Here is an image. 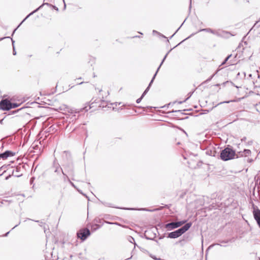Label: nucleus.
Here are the masks:
<instances>
[{"instance_id": "obj_14", "label": "nucleus", "mask_w": 260, "mask_h": 260, "mask_svg": "<svg viewBox=\"0 0 260 260\" xmlns=\"http://www.w3.org/2000/svg\"><path fill=\"white\" fill-rule=\"evenodd\" d=\"M251 154V151L249 149H244L243 151L238 152L237 154V157L247 156Z\"/></svg>"}, {"instance_id": "obj_48", "label": "nucleus", "mask_w": 260, "mask_h": 260, "mask_svg": "<svg viewBox=\"0 0 260 260\" xmlns=\"http://www.w3.org/2000/svg\"><path fill=\"white\" fill-rule=\"evenodd\" d=\"M83 82H80V83H77V84H82Z\"/></svg>"}, {"instance_id": "obj_25", "label": "nucleus", "mask_w": 260, "mask_h": 260, "mask_svg": "<svg viewBox=\"0 0 260 260\" xmlns=\"http://www.w3.org/2000/svg\"><path fill=\"white\" fill-rule=\"evenodd\" d=\"M218 71H217L216 72V73L215 74H214L213 75H212L210 77H209L208 79H207L205 81V82H209L210 81H211V80L212 79V78L214 76V75H215V74H216L217 73Z\"/></svg>"}, {"instance_id": "obj_34", "label": "nucleus", "mask_w": 260, "mask_h": 260, "mask_svg": "<svg viewBox=\"0 0 260 260\" xmlns=\"http://www.w3.org/2000/svg\"><path fill=\"white\" fill-rule=\"evenodd\" d=\"M254 74H256V75L257 76V77H258V78H260V76H259V74H258V71H256V72H255Z\"/></svg>"}, {"instance_id": "obj_43", "label": "nucleus", "mask_w": 260, "mask_h": 260, "mask_svg": "<svg viewBox=\"0 0 260 260\" xmlns=\"http://www.w3.org/2000/svg\"><path fill=\"white\" fill-rule=\"evenodd\" d=\"M20 222H19L18 224H16L15 226H14V227H13V228H12V229H14L15 227L17 226L18 225V224H20Z\"/></svg>"}, {"instance_id": "obj_13", "label": "nucleus", "mask_w": 260, "mask_h": 260, "mask_svg": "<svg viewBox=\"0 0 260 260\" xmlns=\"http://www.w3.org/2000/svg\"><path fill=\"white\" fill-rule=\"evenodd\" d=\"M253 216L255 220L256 221L257 224L260 228V210L257 209L253 211Z\"/></svg>"}, {"instance_id": "obj_56", "label": "nucleus", "mask_w": 260, "mask_h": 260, "mask_svg": "<svg viewBox=\"0 0 260 260\" xmlns=\"http://www.w3.org/2000/svg\"><path fill=\"white\" fill-rule=\"evenodd\" d=\"M186 21V19H184V20L183 21V22H185Z\"/></svg>"}, {"instance_id": "obj_17", "label": "nucleus", "mask_w": 260, "mask_h": 260, "mask_svg": "<svg viewBox=\"0 0 260 260\" xmlns=\"http://www.w3.org/2000/svg\"><path fill=\"white\" fill-rule=\"evenodd\" d=\"M61 176H62L63 182H70V179L66 172H63V173L61 174Z\"/></svg>"}, {"instance_id": "obj_46", "label": "nucleus", "mask_w": 260, "mask_h": 260, "mask_svg": "<svg viewBox=\"0 0 260 260\" xmlns=\"http://www.w3.org/2000/svg\"><path fill=\"white\" fill-rule=\"evenodd\" d=\"M9 232H7V233L5 235V236H7L9 234Z\"/></svg>"}, {"instance_id": "obj_6", "label": "nucleus", "mask_w": 260, "mask_h": 260, "mask_svg": "<svg viewBox=\"0 0 260 260\" xmlns=\"http://www.w3.org/2000/svg\"><path fill=\"white\" fill-rule=\"evenodd\" d=\"M52 168L54 172L58 177H61V174L64 172L56 158L53 160Z\"/></svg>"}, {"instance_id": "obj_10", "label": "nucleus", "mask_w": 260, "mask_h": 260, "mask_svg": "<svg viewBox=\"0 0 260 260\" xmlns=\"http://www.w3.org/2000/svg\"><path fill=\"white\" fill-rule=\"evenodd\" d=\"M152 230L153 229H150L147 230L145 232L144 236L146 239L149 240H153L155 237L156 234Z\"/></svg>"}, {"instance_id": "obj_16", "label": "nucleus", "mask_w": 260, "mask_h": 260, "mask_svg": "<svg viewBox=\"0 0 260 260\" xmlns=\"http://www.w3.org/2000/svg\"><path fill=\"white\" fill-rule=\"evenodd\" d=\"M20 167H16V169L13 171L12 175L17 177L21 176L22 174L20 173Z\"/></svg>"}, {"instance_id": "obj_38", "label": "nucleus", "mask_w": 260, "mask_h": 260, "mask_svg": "<svg viewBox=\"0 0 260 260\" xmlns=\"http://www.w3.org/2000/svg\"><path fill=\"white\" fill-rule=\"evenodd\" d=\"M73 186L75 187L74 183L70 180V182H69Z\"/></svg>"}, {"instance_id": "obj_24", "label": "nucleus", "mask_w": 260, "mask_h": 260, "mask_svg": "<svg viewBox=\"0 0 260 260\" xmlns=\"http://www.w3.org/2000/svg\"><path fill=\"white\" fill-rule=\"evenodd\" d=\"M11 40H12V45H13V54L15 55L16 54V52L15 51V47H14V41H13V40L12 39H11Z\"/></svg>"}, {"instance_id": "obj_35", "label": "nucleus", "mask_w": 260, "mask_h": 260, "mask_svg": "<svg viewBox=\"0 0 260 260\" xmlns=\"http://www.w3.org/2000/svg\"><path fill=\"white\" fill-rule=\"evenodd\" d=\"M11 175H9V176H7V177H6L5 179H6V180H8V179H9L11 177Z\"/></svg>"}, {"instance_id": "obj_49", "label": "nucleus", "mask_w": 260, "mask_h": 260, "mask_svg": "<svg viewBox=\"0 0 260 260\" xmlns=\"http://www.w3.org/2000/svg\"><path fill=\"white\" fill-rule=\"evenodd\" d=\"M179 111H180V110H178V111H172V112H179Z\"/></svg>"}, {"instance_id": "obj_12", "label": "nucleus", "mask_w": 260, "mask_h": 260, "mask_svg": "<svg viewBox=\"0 0 260 260\" xmlns=\"http://www.w3.org/2000/svg\"><path fill=\"white\" fill-rule=\"evenodd\" d=\"M15 153L11 151L7 150L4 152L0 154V158L5 159L9 156H13L15 155Z\"/></svg>"}, {"instance_id": "obj_33", "label": "nucleus", "mask_w": 260, "mask_h": 260, "mask_svg": "<svg viewBox=\"0 0 260 260\" xmlns=\"http://www.w3.org/2000/svg\"><path fill=\"white\" fill-rule=\"evenodd\" d=\"M246 140V137H244L243 138L241 139V141L242 142H244Z\"/></svg>"}, {"instance_id": "obj_53", "label": "nucleus", "mask_w": 260, "mask_h": 260, "mask_svg": "<svg viewBox=\"0 0 260 260\" xmlns=\"http://www.w3.org/2000/svg\"><path fill=\"white\" fill-rule=\"evenodd\" d=\"M72 257H73L72 255H70V258H72Z\"/></svg>"}, {"instance_id": "obj_39", "label": "nucleus", "mask_w": 260, "mask_h": 260, "mask_svg": "<svg viewBox=\"0 0 260 260\" xmlns=\"http://www.w3.org/2000/svg\"><path fill=\"white\" fill-rule=\"evenodd\" d=\"M252 75H253V74H249V75H248V77H249V78H252Z\"/></svg>"}, {"instance_id": "obj_5", "label": "nucleus", "mask_w": 260, "mask_h": 260, "mask_svg": "<svg viewBox=\"0 0 260 260\" xmlns=\"http://www.w3.org/2000/svg\"><path fill=\"white\" fill-rule=\"evenodd\" d=\"M186 222V220H182L176 222H171L168 223H167L165 225V228L168 231H171L174 229H177L183 224H184Z\"/></svg>"}, {"instance_id": "obj_37", "label": "nucleus", "mask_w": 260, "mask_h": 260, "mask_svg": "<svg viewBox=\"0 0 260 260\" xmlns=\"http://www.w3.org/2000/svg\"><path fill=\"white\" fill-rule=\"evenodd\" d=\"M252 141H250L249 142H248L247 144L248 145H251L252 144Z\"/></svg>"}, {"instance_id": "obj_4", "label": "nucleus", "mask_w": 260, "mask_h": 260, "mask_svg": "<svg viewBox=\"0 0 260 260\" xmlns=\"http://www.w3.org/2000/svg\"><path fill=\"white\" fill-rule=\"evenodd\" d=\"M236 155L234 150L232 148L226 147L221 151L220 157L222 160L227 161L233 159Z\"/></svg>"}, {"instance_id": "obj_18", "label": "nucleus", "mask_w": 260, "mask_h": 260, "mask_svg": "<svg viewBox=\"0 0 260 260\" xmlns=\"http://www.w3.org/2000/svg\"><path fill=\"white\" fill-rule=\"evenodd\" d=\"M206 153L207 155L214 156H215V151H212L211 150L207 149L206 150Z\"/></svg>"}, {"instance_id": "obj_3", "label": "nucleus", "mask_w": 260, "mask_h": 260, "mask_svg": "<svg viewBox=\"0 0 260 260\" xmlns=\"http://www.w3.org/2000/svg\"><path fill=\"white\" fill-rule=\"evenodd\" d=\"M192 223L191 222H188L184 225L180 229L169 233L167 237L171 239H175L179 237L184 233H185L188 229L191 227Z\"/></svg>"}, {"instance_id": "obj_54", "label": "nucleus", "mask_w": 260, "mask_h": 260, "mask_svg": "<svg viewBox=\"0 0 260 260\" xmlns=\"http://www.w3.org/2000/svg\"><path fill=\"white\" fill-rule=\"evenodd\" d=\"M153 230H155V231H157V229H153Z\"/></svg>"}, {"instance_id": "obj_45", "label": "nucleus", "mask_w": 260, "mask_h": 260, "mask_svg": "<svg viewBox=\"0 0 260 260\" xmlns=\"http://www.w3.org/2000/svg\"><path fill=\"white\" fill-rule=\"evenodd\" d=\"M183 102H184V101H180V102H178V103H179V104H181L183 103Z\"/></svg>"}, {"instance_id": "obj_21", "label": "nucleus", "mask_w": 260, "mask_h": 260, "mask_svg": "<svg viewBox=\"0 0 260 260\" xmlns=\"http://www.w3.org/2000/svg\"><path fill=\"white\" fill-rule=\"evenodd\" d=\"M102 204L106 207H113V208L115 207L111 203H109L108 202H102Z\"/></svg>"}, {"instance_id": "obj_27", "label": "nucleus", "mask_w": 260, "mask_h": 260, "mask_svg": "<svg viewBox=\"0 0 260 260\" xmlns=\"http://www.w3.org/2000/svg\"><path fill=\"white\" fill-rule=\"evenodd\" d=\"M193 35H194V34H192L190 36H189L188 37L185 38L184 40H183L182 42H181L180 43H179L177 45H176V46H178L179 45H180L182 42H183V41L186 40L187 39H188V38H189L190 37L192 36Z\"/></svg>"}, {"instance_id": "obj_41", "label": "nucleus", "mask_w": 260, "mask_h": 260, "mask_svg": "<svg viewBox=\"0 0 260 260\" xmlns=\"http://www.w3.org/2000/svg\"><path fill=\"white\" fill-rule=\"evenodd\" d=\"M27 18H26V17L23 19V20L21 22V23L20 24H19V25H21V24Z\"/></svg>"}, {"instance_id": "obj_20", "label": "nucleus", "mask_w": 260, "mask_h": 260, "mask_svg": "<svg viewBox=\"0 0 260 260\" xmlns=\"http://www.w3.org/2000/svg\"><path fill=\"white\" fill-rule=\"evenodd\" d=\"M19 104L15 103H11V105H10V109L15 108L19 106Z\"/></svg>"}, {"instance_id": "obj_30", "label": "nucleus", "mask_w": 260, "mask_h": 260, "mask_svg": "<svg viewBox=\"0 0 260 260\" xmlns=\"http://www.w3.org/2000/svg\"><path fill=\"white\" fill-rule=\"evenodd\" d=\"M35 179V178L34 177H32L30 178V184H32Z\"/></svg>"}, {"instance_id": "obj_55", "label": "nucleus", "mask_w": 260, "mask_h": 260, "mask_svg": "<svg viewBox=\"0 0 260 260\" xmlns=\"http://www.w3.org/2000/svg\"><path fill=\"white\" fill-rule=\"evenodd\" d=\"M186 21V19H184V20L183 21V22H185Z\"/></svg>"}, {"instance_id": "obj_47", "label": "nucleus", "mask_w": 260, "mask_h": 260, "mask_svg": "<svg viewBox=\"0 0 260 260\" xmlns=\"http://www.w3.org/2000/svg\"><path fill=\"white\" fill-rule=\"evenodd\" d=\"M153 33H157V31H156V30H153Z\"/></svg>"}, {"instance_id": "obj_52", "label": "nucleus", "mask_w": 260, "mask_h": 260, "mask_svg": "<svg viewBox=\"0 0 260 260\" xmlns=\"http://www.w3.org/2000/svg\"><path fill=\"white\" fill-rule=\"evenodd\" d=\"M153 259H154L155 260H156V258H157L156 257H153Z\"/></svg>"}, {"instance_id": "obj_40", "label": "nucleus", "mask_w": 260, "mask_h": 260, "mask_svg": "<svg viewBox=\"0 0 260 260\" xmlns=\"http://www.w3.org/2000/svg\"><path fill=\"white\" fill-rule=\"evenodd\" d=\"M191 7V0H190L189 10H190Z\"/></svg>"}, {"instance_id": "obj_19", "label": "nucleus", "mask_w": 260, "mask_h": 260, "mask_svg": "<svg viewBox=\"0 0 260 260\" xmlns=\"http://www.w3.org/2000/svg\"><path fill=\"white\" fill-rule=\"evenodd\" d=\"M240 100H241V98H238V99H236L235 100H231V101H224V102H221L220 104H222V103H230L231 102H238L240 101Z\"/></svg>"}, {"instance_id": "obj_51", "label": "nucleus", "mask_w": 260, "mask_h": 260, "mask_svg": "<svg viewBox=\"0 0 260 260\" xmlns=\"http://www.w3.org/2000/svg\"><path fill=\"white\" fill-rule=\"evenodd\" d=\"M16 29H15L14 30V31H13V34L15 32V31H16Z\"/></svg>"}, {"instance_id": "obj_36", "label": "nucleus", "mask_w": 260, "mask_h": 260, "mask_svg": "<svg viewBox=\"0 0 260 260\" xmlns=\"http://www.w3.org/2000/svg\"><path fill=\"white\" fill-rule=\"evenodd\" d=\"M9 202L8 200H3V201L2 202V204H4L5 203H6V202Z\"/></svg>"}, {"instance_id": "obj_1", "label": "nucleus", "mask_w": 260, "mask_h": 260, "mask_svg": "<svg viewBox=\"0 0 260 260\" xmlns=\"http://www.w3.org/2000/svg\"><path fill=\"white\" fill-rule=\"evenodd\" d=\"M62 159L63 161L62 166L64 170V172H67L72 177L75 176L74 166L71 160V156L70 152L64 151L62 152Z\"/></svg>"}, {"instance_id": "obj_11", "label": "nucleus", "mask_w": 260, "mask_h": 260, "mask_svg": "<svg viewBox=\"0 0 260 260\" xmlns=\"http://www.w3.org/2000/svg\"><path fill=\"white\" fill-rule=\"evenodd\" d=\"M44 5H47L48 6H50V7H52L54 9H55V10L56 11H58V8L55 6H53L51 4H49V3H43L42 5H41L39 7H38L37 9H36V10H35L34 11H33L32 12H31L30 13H29L27 16H26V18H28L30 16H31V15H32L33 14H34L35 13L37 12L39 9H40Z\"/></svg>"}, {"instance_id": "obj_23", "label": "nucleus", "mask_w": 260, "mask_h": 260, "mask_svg": "<svg viewBox=\"0 0 260 260\" xmlns=\"http://www.w3.org/2000/svg\"><path fill=\"white\" fill-rule=\"evenodd\" d=\"M107 106V103L105 101H103L101 102V105L99 106V107H102L103 108L106 107Z\"/></svg>"}, {"instance_id": "obj_26", "label": "nucleus", "mask_w": 260, "mask_h": 260, "mask_svg": "<svg viewBox=\"0 0 260 260\" xmlns=\"http://www.w3.org/2000/svg\"><path fill=\"white\" fill-rule=\"evenodd\" d=\"M127 239L131 243H133L135 241L134 238L131 236H129Z\"/></svg>"}, {"instance_id": "obj_31", "label": "nucleus", "mask_w": 260, "mask_h": 260, "mask_svg": "<svg viewBox=\"0 0 260 260\" xmlns=\"http://www.w3.org/2000/svg\"><path fill=\"white\" fill-rule=\"evenodd\" d=\"M183 23L181 24V25L179 27V28L176 30V31L170 37V38H172L176 34V32L179 30V29L180 28V27L183 25Z\"/></svg>"}, {"instance_id": "obj_7", "label": "nucleus", "mask_w": 260, "mask_h": 260, "mask_svg": "<svg viewBox=\"0 0 260 260\" xmlns=\"http://www.w3.org/2000/svg\"><path fill=\"white\" fill-rule=\"evenodd\" d=\"M77 235L78 238L84 241L90 235V232L87 228H84L80 230L77 232Z\"/></svg>"}, {"instance_id": "obj_58", "label": "nucleus", "mask_w": 260, "mask_h": 260, "mask_svg": "<svg viewBox=\"0 0 260 260\" xmlns=\"http://www.w3.org/2000/svg\"><path fill=\"white\" fill-rule=\"evenodd\" d=\"M1 206V205H0V207Z\"/></svg>"}, {"instance_id": "obj_32", "label": "nucleus", "mask_w": 260, "mask_h": 260, "mask_svg": "<svg viewBox=\"0 0 260 260\" xmlns=\"http://www.w3.org/2000/svg\"><path fill=\"white\" fill-rule=\"evenodd\" d=\"M6 38H10V37H3V38H0V41H2V40H3L4 39H6Z\"/></svg>"}, {"instance_id": "obj_15", "label": "nucleus", "mask_w": 260, "mask_h": 260, "mask_svg": "<svg viewBox=\"0 0 260 260\" xmlns=\"http://www.w3.org/2000/svg\"><path fill=\"white\" fill-rule=\"evenodd\" d=\"M199 31L208 32H210V33L213 34H214L215 35H216V36H219L220 35V34H219V32L218 31L212 29L211 28H210L201 29H200L199 30Z\"/></svg>"}, {"instance_id": "obj_50", "label": "nucleus", "mask_w": 260, "mask_h": 260, "mask_svg": "<svg viewBox=\"0 0 260 260\" xmlns=\"http://www.w3.org/2000/svg\"><path fill=\"white\" fill-rule=\"evenodd\" d=\"M96 225L98 226V229L100 228V226L99 225L96 224Z\"/></svg>"}, {"instance_id": "obj_57", "label": "nucleus", "mask_w": 260, "mask_h": 260, "mask_svg": "<svg viewBox=\"0 0 260 260\" xmlns=\"http://www.w3.org/2000/svg\"><path fill=\"white\" fill-rule=\"evenodd\" d=\"M186 21V19H184V20L183 21V22H185Z\"/></svg>"}, {"instance_id": "obj_29", "label": "nucleus", "mask_w": 260, "mask_h": 260, "mask_svg": "<svg viewBox=\"0 0 260 260\" xmlns=\"http://www.w3.org/2000/svg\"><path fill=\"white\" fill-rule=\"evenodd\" d=\"M143 98V97H142V95L140 98H139L137 100V101H136L137 103H140Z\"/></svg>"}, {"instance_id": "obj_44", "label": "nucleus", "mask_w": 260, "mask_h": 260, "mask_svg": "<svg viewBox=\"0 0 260 260\" xmlns=\"http://www.w3.org/2000/svg\"><path fill=\"white\" fill-rule=\"evenodd\" d=\"M4 120V119L0 120V123L3 124V121Z\"/></svg>"}, {"instance_id": "obj_8", "label": "nucleus", "mask_w": 260, "mask_h": 260, "mask_svg": "<svg viewBox=\"0 0 260 260\" xmlns=\"http://www.w3.org/2000/svg\"><path fill=\"white\" fill-rule=\"evenodd\" d=\"M172 50V49H171L166 54V55L165 56V57H164L162 61L161 62L160 65L159 66L158 68H157V71L156 72V73H155V74L154 75L152 80H151L150 82L149 83V85L146 88V89L145 90V91H144V92L142 94V97H144L145 96V95L148 92V91H149V88H150V87L151 86V84L153 83V80L157 74V73L158 72L159 69H160L161 66L163 62H164L165 60L166 59L168 53Z\"/></svg>"}, {"instance_id": "obj_28", "label": "nucleus", "mask_w": 260, "mask_h": 260, "mask_svg": "<svg viewBox=\"0 0 260 260\" xmlns=\"http://www.w3.org/2000/svg\"><path fill=\"white\" fill-rule=\"evenodd\" d=\"M192 93H193V92H189V93H188V98H186V99L184 101V102H185L186 100H188V99H189V98L191 96V95L192 94Z\"/></svg>"}, {"instance_id": "obj_9", "label": "nucleus", "mask_w": 260, "mask_h": 260, "mask_svg": "<svg viewBox=\"0 0 260 260\" xmlns=\"http://www.w3.org/2000/svg\"><path fill=\"white\" fill-rule=\"evenodd\" d=\"M10 105H11V102L10 101L3 100L0 102V109L5 111L9 110Z\"/></svg>"}, {"instance_id": "obj_42", "label": "nucleus", "mask_w": 260, "mask_h": 260, "mask_svg": "<svg viewBox=\"0 0 260 260\" xmlns=\"http://www.w3.org/2000/svg\"><path fill=\"white\" fill-rule=\"evenodd\" d=\"M63 3H64V9H66V5L65 4V2H64V0H62Z\"/></svg>"}, {"instance_id": "obj_2", "label": "nucleus", "mask_w": 260, "mask_h": 260, "mask_svg": "<svg viewBox=\"0 0 260 260\" xmlns=\"http://www.w3.org/2000/svg\"><path fill=\"white\" fill-rule=\"evenodd\" d=\"M96 104V103H95L94 102H92L90 105L86 106L80 110L75 109L74 108H68V112L70 113L69 114V118H70V122H71V121L73 122L78 118L79 115L76 116V114H79L80 112L83 110L85 112L88 111L89 109L95 107V104Z\"/></svg>"}, {"instance_id": "obj_22", "label": "nucleus", "mask_w": 260, "mask_h": 260, "mask_svg": "<svg viewBox=\"0 0 260 260\" xmlns=\"http://www.w3.org/2000/svg\"><path fill=\"white\" fill-rule=\"evenodd\" d=\"M231 56H232V54H230V55H228L225 58L224 60L222 62V63L221 64V66L224 64L226 63V62L229 59V58L231 57Z\"/></svg>"}]
</instances>
